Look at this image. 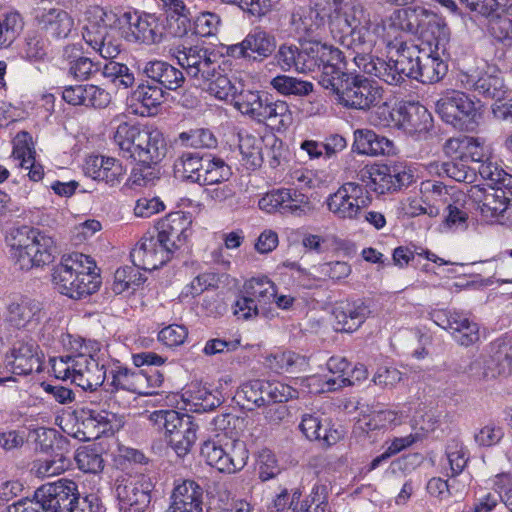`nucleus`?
I'll use <instances>...</instances> for the list:
<instances>
[{
  "instance_id": "nucleus-56",
  "label": "nucleus",
  "mask_w": 512,
  "mask_h": 512,
  "mask_svg": "<svg viewBox=\"0 0 512 512\" xmlns=\"http://www.w3.org/2000/svg\"><path fill=\"white\" fill-rule=\"evenodd\" d=\"M330 487L326 483L317 482L311 491L309 499L305 501L303 512H331L327 498Z\"/></svg>"
},
{
  "instance_id": "nucleus-16",
  "label": "nucleus",
  "mask_w": 512,
  "mask_h": 512,
  "mask_svg": "<svg viewBox=\"0 0 512 512\" xmlns=\"http://www.w3.org/2000/svg\"><path fill=\"white\" fill-rule=\"evenodd\" d=\"M371 198L366 188L356 182H346L326 200L328 210L339 219H356Z\"/></svg>"
},
{
  "instance_id": "nucleus-41",
  "label": "nucleus",
  "mask_w": 512,
  "mask_h": 512,
  "mask_svg": "<svg viewBox=\"0 0 512 512\" xmlns=\"http://www.w3.org/2000/svg\"><path fill=\"white\" fill-rule=\"evenodd\" d=\"M203 153L182 152L174 162V174L182 181L196 184L200 180L199 168L202 167Z\"/></svg>"
},
{
  "instance_id": "nucleus-54",
  "label": "nucleus",
  "mask_w": 512,
  "mask_h": 512,
  "mask_svg": "<svg viewBox=\"0 0 512 512\" xmlns=\"http://www.w3.org/2000/svg\"><path fill=\"white\" fill-rule=\"evenodd\" d=\"M383 165L384 170L389 174L388 178L392 180L394 191L407 188L414 182V172L406 163L392 162Z\"/></svg>"
},
{
  "instance_id": "nucleus-48",
  "label": "nucleus",
  "mask_w": 512,
  "mask_h": 512,
  "mask_svg": "<svg viewBox=\"0 0 512 512\" xmlns=\"http://www.w3.org/2000/svg\"><path fill=\"white\" fill-rule=\"evenodd\" d=\"M271 369L276 372L294 373L302 370L307 362L304 356L293 351L276 352L267 358Z\"/></svg>"
},
{
  "instance_id": "nucleus-23",
  "label": "nucleus",
  "mask_w": 512,
  "mask_h": 512,
  "mask_svg": "<svg viewBox=\"0 0 512 512\" xmlns=\"http://www.w3.org/2000/svg\"><path fill=\"white\" fill-rule=\"evenodd\" d=\"M191 224V218L181 211L168 214L158 223L157 237L171 250L172 257L187 244Z\"/></svg>"
},
{
  "instance_id": "nucleus-44",
  "label": "nucleus",
  "mask_w": 512,
  "mask_h": 512,
  "mask_svg": "<svg viewBox=\"0 0 512 512\" xmlns=\"http://www.w3.org/2000/svg\"><path fill=\"white\" fill-rule=\"evenodd\" d=\"M164 97L165 92L148 79L145 80V83L139 84L132 94V98L147 110L148 115L155 113L163 103Z\"/></svg>"
},
{
  "instance_id": "nucleus-15",
  "label": "nucleus",
  "mask_w": 512,
  "mask_h": 512,
  "mask_svg": "<svg viewBox=\"0 0 512 512\" xmlns=\"http://www.w3.org/2000/svg\"><path fill=\"white\" fill-rule=\"evenodd\" d=\"M281 45L276 50L277 42L275 36L261 27H255L240 43L230 45L227 48V53L233 58H244L253 62H263L265 59L273 56L272 63L280 68L274 57Z\"/></svg>"
},
{
  "instance_id": "nucleus-8",
  "label": "nucleus",
  "mask_w": 512,
  "mask_h": 512,
  "mask_svg": "<svg viewBox=\"0 0 512 512\" xmlns=\"http://www.w3.org/2000/svg\"><path fill=\"white\" fill-rule=\"evenodd\" d=\"M115 22L116 14L97 7L83 27L84 41L105 59L116 58L122 49V40L118 29L114 27Z\"/></svg>"
},
{
  "instance_id": "nucleus-61",
  "label": "nucleus",
  "mask_w": 512,
  "mask_h": 512,
  "mask_svg": "<svg viewBox=\"0 0 512 512\" xmlns=\"http://www.w3.org/2000/svg\"><path fill=\"white\" fill-rule=\"evenodd\" d=\"M368 376L366 367L363 364H357L349 368L347 377L335 380H326L327 390L336 391L340 388L352 386L364 381Z\"/></svg>"
},
{
  "instance_id": "nucleus-24",
  "label": "nucleus",
  "mask_w": 512,
  "mask_h": 512,
  "mask_svg": "<svg viewBox=\"0 0 512 512\" xmlns=\"http://www.w3.org/2000/svg\"><path fill=\"white\" fill-rule=\"evenodd\" d=\"M145 370L132 371L123 366L119 361L113 362L107 368V381L109 386L112 387L111 391L125 390L129 392L141 394L143 383L147 381L152 386H160L163 378L162 375L156 372V377H147L144 374Z\"/></svg>"
},
{
  "instance_id": "nucleus-22",
  "label": "nucleus",
  "mask_w": 512,
  "mask_h": 512,
  "mask_svg": "<svg viewBox=\"0 0 512 512\" xmlns=\"http://www.w3.org/2000/svg\"><path fill=\"white\" fill-rule=\"evenodd\" d=\"M130 257L135 267L146 271L156 270L173 258L157 235L147 234L132 249Z\"/></svg>"
},
{
  "instance_id": "nucleus-28",
  "label": "nucleus",
  "mask_w": 512,
  "mask_h": 512,
  "mask_svg": "<svg viewBox=\"0 0 512 512\" xmlns=\"http://www.w3.org/2000/svg\"><path fill=\"white\" fill-rule=\"evenodd\" d=\"M83 171L86 176L109 186L119 184L125 174L122 164L117 159L101 155L89 156Z\"/></svg>"
},
{
  "instance_id": "nucleus-19",
  "label": "nucleus",
  "mask_w": 512,
  "mask_h": 512,
  "mask_svg": "<svg viewBox=\"0 0 512 512\" xmlns=\"http://www.w3.org/2000/svg\"><path fill=\"white\" fill-rule=\"evenodd\" d=\"M43 512H68L72 504L78 501L77 484L68 479L46 483L35 491Z\"/></svg>"
},
{
  "instance_id": "nucleus-57",
  "label": "nucleus",
  "mask_w": 512,
  "mask_h": 512,
  "mask_svg": "<svg viewBox=\"0 0 512 512\" xmlns=\"http://www.w3.org/2000/svg\"><path fill=\"white\" fill-rule=\"evenodd\" d=\"M436 173L440 177H448L457 182L471 181L472 172L462 162L447 161L435 165Z\"/></svg>"
},
{
  "instance_id": "nucleus-4",
  "label": "nucleus",
  "mask_w": 512,
  "mask_h": 512,
  "mask_svg": "<svg viewBox=\"0 0 512 512\" xmlns=\"http://www.w3.org/2000/svg\"><path fill=\"white\" fill-rule=\"evenodd\" d=\"M52 282L59 293L81 299L96 292L101 279L95 261L88 255L74 252L63 255L53 268Z\"/></svg>"
},
{
  "instance_id": "nucleus-5",
  "label": "nucleus",
  "mask_w": 512,
  "mask_h": 512,
  "mask_svg": "<svg viewBox=\"0 0 512 512\" xmlns=\"http://www.w3.org/2000/svg\"><path fill=\"white\" fill-rule=\"evenodd\" d=\"M478 172L486 182L485 187L475 186L471 199L485 219L503 218L512 200V175L490 161L482 162Z\"/></svg>"
},
{
  "instance_id": "nucleus-6",
  "label": "nucleus",
  "mask_w": 512,
  "mask_h": 512,
  "mask_svg": "<svg viewBox=\"0 0 512 512\" xmlns=\"http://www.w3.org/2000/svg\"><path fill=\"white\" fill-rule=\"evenodd\" d=\"M10 257L21 270L50 264L56 253L55 241L39 229L21 226L7 239Z\"/></svg>"
},
{
  "instance_id": "nucleus-49",
  "label": "nucleus",
  "mask_w": 512,
  "mask_h": 512,
  "mask_svg": "<svg viewBox=\"0 0 512 512\" xmlns=\"http://www.w3.org/2000/svg\"><path fill=\"white\" fill-rule=\"evenodd\" d=\"M285 202H283L282 214H291L294 216H304L313 209L309 197L294 188H285Z\"/></svg>"
},
{
  "instance_id": "nucleus-31",
  "label": "nucleus",
  "mask_w": 512,
  "mask_h": 512,
  "mask_svg": "<svg viewBox=\"0 0 512 512\" xmlns=\"http://www.w3.org/2000/svg\"><path fill=\"white\" fill-rule=\"evenodd\" d=\"M299 428L307 439L319 441L326 446L336 444L343 436L342 430L316 413L304 414Z\"/></svg>"
},
{
  "instance_id": "nucleus-40",
  "label": "nucleus",
  "mask_w": 512,
  "mask_h": 512,
  "mask_svg": "<svg viewBox=\"0 0 512 512\" xmlns=\"http://www.w3.org/2000/svg\"><path fill=\"white\" fill-rule=\"evenodd\" d=\"M269 123L277 131L286 130L293 123V115L287 102L274 100L270 95L266 112L259 123Z\"/></svg>"
},
{
  "instance_id": "nucleus-42",
  "label": "nucleus",
  "mask_w": 512,
  "mask_h": 512,
  "mask_svg": "<svg viewBox=\"0 0 512 512\" xmlns=\"http://www.w3.org/2000/svg\"><path fill=\"white\" fill-rule=\"evenodd\" d=\"M242 292L252 298L259 308L272 301L276 296L277 288L267 277L251 278L244 283Z\"/></svg>"
},
{
  "instance_id": "nucleus-52",
  "label": "nucleus",
  "mask_w": 512,
  "mask_h": 512,
  "mask_svg": "<svg viewBox=\"0 0 512 512\" xmlns=\"http://www.w3.org/2000/svg\"><path fill=\"white\" fill-rule=\"evenodd\" d=\"M162 7L171 14V17L177 16L179 25L174 32L176 36L182 37L191 30V19L193 16L190 7L185 4L184 0H164Z\"/></svg>"
},
{
  "instance_id": "nucleus-26",
  "label": "nucleus",
  "mask_w": 512,
  "mask_h": 512,
  "mask_svg": "<svg viewBox=\"0 0 512 512\" xmlns=\"http://www.w3.org/2000/svg\"><path fill=\"white\" fill-rule=\"evenodd\" d=\"M82 440L91 441L101 436H111L122 427V421L116 414L107 411L89 410L82 420Z\"/></svg>"
},
{
  "instance_id": "nucleus-3",
  "label": "nucleus",
  "mask_w": 512,
  "mask_h": 512,
  "mask_svg": "<svg viewBox=\"0 0 512 512\" xmlns=\"http://www.w3.org/2000/svg\"><path fill=\"white\" fill-rule=\"evenodd\" d=\"M173 55L187 76L196 80L210 95L219 100L231 97L235 104L239 92L221 69L220 56L214 50L200 45L183 46L175 48Z\"/></svg>"
},
{
  "instance_id": "nucleus-43",
  "label": "nucleus",
  "mask_w": 512,
  "mask_h": 512,
  "mask_svg": "<svg viewBox=\"0 0 512 512\" xmlns=\"http://www.w3.org/2000/svg\"><path fill=\"white\" fill-rule=\"evenodd\" d=\"M418 54H421L419 45L401 42L396 48L394 60L405 81L407 78L414 79L417 74Z\"/></svg>"
},
{
  "instance_id": "nucleus-60",
  "label": "nucleus",
  "mask_w": 512,
  "mask_h": 512,
  "mask_svg": "<svg viewBox=\"0 0 512 512\" xmlns=\"http://www.w3.org/2000/svg\"><path fill=\"white\" fill-rule=\"evenodd\" d=\"M446 455L451 469V478L462 473L467 465L469 456L467 449L459 443L449 444L446 450Z\"/></svg>"
},
{
  "instance_id": "nucleus-35",
  "label": "nucleus",
  "mask_w": 512,
  "mask_h": 512,
  "mask_svg": "<svg viewBox=\"0 0 512 512\" xmlns=\"http://www.w3.org/2000/svg\"><path fill=\"white\" fill-rule=\"evenodd\" d=\"M201 166L200 180H196V184L201 186L220 184L228 181L232 176L231 167L224 159L212 153H203Z\"/></svg>"
},
{
  "instance_id": "nucleus-32",
  "label": "nucleus",
  "mask_w": 512,
  "mask_h": 512,
  "mask_svg": "<svg viewBox=\"0 0 512 512\" xmlns=\"http://www.w3.org/2000/svg\"><path fill=\"white\" fill-rule=\"evenodd\" d=\"M35 18L46 34L55 39L68 37L74 25L73 18L59 8H38Z\"/></svg>"
},
{
  "instance_id": "nucleus-30",
  "label": "nucleus",
  "mask_w": 512,
  "mask_h": 512,
  "mask_svg": "<svg viewBox=\"0 0 512 512\" xmlns=\"http://www.w3.org/2000/svg\"><path fill=\"white\" fill-rule=\"evenodd\" d=\"M370 313L369 307L361 300L341 302L333 309V327L337 332H354Z\"/></svg>"
},
{
  "instance_id": "nucleus-55",
  "label": "nucleus",
  "mask_w": 512,
  "mask_h": 512,
  "mask_svg": "<svg viewBox=\"0 0 512 512\" xmlns=\"http://www.w3.org/2000/svg\"><path fill=\"white\" fill-rule=\"evenodd\" d=\"M35 155L32 138L26 131L19 132L13 141L12 157L19 160V166L24 167L31 162Z\"/></svg>"
},
{
  "instance_id": "nucleus-63",
  "label": "nucleus",
  "mask_w": 512,
  "mask_h": 512,
  "mask_svg": "<svg viewBox=\"0 0 512 512\" xmlns=\"http://www.w3.org/2000/svg\"><path fill=\"white\" fill-rule=\"evenodd\" d=\"M259 478L268 481L280 473V467L274 453L269 449H263L258 455Z\"/></svg>"
},
{
  "instance_id": "nucleus-27",
  "label": "nucleus",
  "mask_w": 512,
  "mask_h": 512,
  "mask_svg": "<svg viewBox=\"0 0 512 512\" xmlns=\"http://www.w3.org/2000/svg\"><path fill=\"white\" fill-rule=\"evenodd\" d=\"M6 365L17 375H28L41 371L38 345L33 342L17 341L6 355Z\"/></svg>"
},
{
  "instance_id": "nucleus-7",
  "label": "nucleus",
  "mask_w": 512,
  "mask_h": 512,
  "mask_svg": "<svg viewBox=\"0 0 512 512\" xmlns=\"http://www.w3.org/2000/svg\"><path fill=\"white\" fill-rule=\"evenodd\" d=\"M367 24L363 25V30H367L374 34L368 47L360 45L348 46L355 54V63L358 64L359 71L365 74L375 76L389 85H401L405 82L397 63L392 55L388 61L371 55L373 48L381 38L384 26L377 20H372L371 13L368 11Z\"/></svg>"
},
{
  "instance_id": "nucleus-1",
  "label": "nucleus",
  "mask_w": 512,
  "mask_h": 512,
  "mask_svg": "<svg viewBox=\"0 0 512 512\" xmlns=\"http://www.w3.org/2000/svg\"><path fill=\"white\" fill-rule=\"evenodd\" d=\"M283 72L309 73L319 71L318 83L337 95L346 108L366 112L387 107L383 88L359 74L355 55L351 61L338 48L312 39H299L298 44L282 43L274 57Z\"/></svg>"
},
{
  "instance_id": "nucleus-39",
  "label": "nucleus",
  "mask_w": 512,
  "mask_h": 512,
  "mask_svg": "<svg viewBox=\"0 0 512 512\" xmlns=\"http://www.w3.org/2000/svg\"><path fill=\"white\" fill-rule=\"evenodd\" d=\"M388 176L383 164L365 166L358 174L359 179L366 184L364 187L378 194L395 192L392 180Z\"/></svg>"
},
{
  "instance_id": "nucleus-34",
  "label": "nucleus",
  "mask_w": 512,
  "mask_h": 512,
  "mask_svg": "<svg viewBox=\"0 0 512 512\" xmlns=\"http://www.w3.org/2000/svg\"><path fill=\"white\" fill-rule=\"evenodd\" d=\"M136 161L142 165H157L167 154V144L163 134L155 129L146 127L140 135Z\"/></svg>"
},
{
  "instance_id": "nucleus-53",
  "label": "nucleus",
  "mask_w": 512,
  "mask_h": 512,
  "mask_svg": "<svg viewBox=\"0 0 512 512\" xmlns=\"http://www.w3.org/2000/svg\"><path fill=\"white\" fill-rule=\"evenodd\" d=\"M179 142L182 146L195 149L215 148L217 146V138L207 128H196L179 134Z\"/></svg>"
},
{
  "instance_id": "nucleus-50",
  "label": "nucleus",
  "mask_w": 512,
  "mask_h": 512,
  "mask_svg": "<svg viewBox=\"0 0 512 512\" xmlns=\"http://www.w3.org/2000/svg\"><path fill=\"white\" fill-rule=\"evenodd\" d=\"M102 74L118 88L127 89L135 84L134 73L123 63L111 60L102 68Z\"/></svg>"
},
{
  "instance_id": "nucleus-38",
  "label": "nucleus",
  "mask_w": 512,
  "mask_h": 512,
  "mask_svg": "<svg viewBox=\"0 0 512 512\" xmlns=\"http://www.w3.org/2000/svg\"><path fill=\"white\" fill-rule=\"evenodd\" d=\"M8 312L9 321L17 328H23L33 322L37 324L43 317L41 303L31 299L10 304Z\"/></svg>"
},
{
  "instance_id": "nucleus-36",
  "label": "nucleus",
  "mask_w": 512,
  "mask_h": 512,
  "mask_svg": "<svg viewBox=\"0 0 512 512\" xmlns=\"http://www.w3.org/2000/svg\"><path fill=\"white\" fill-rule=\"evenodd\" d=\"M145 129L146 127L128 122H122L118 125L113 134V140L124 158L136 161L139 147L138 139Z\"/></svg>"
},
{
  "instance_id": "nucleus-13",
  "label": "nucleus",
  "mask_w": 512,
  "mask_h": 512,
  "mask_svg": "<svg viewBox=\"0 0 512 512\" xmlns=\"http://www.w3.org/2000/svg\"><path fill=\"white\" fill-rule=\"evenodd\" d=\"M392 24L402 31L419 34L421 41L447 29V25L434 13L421 6L397 9L391 16Z\"/></svg>"
},
{
  "instance_id": "nucleus-17",
  "label": "nucleus",
  "mask_w": 512,
  "mask_h": 512,
  "mask_svg": "<svg viewBox=\"0 0 512 512\" xmlns=\"http://www.w3.org/2000/svg\"><path fill=\"white\" fill-rule=\"evenodd\" d=\"M72 362V382L84 391H95L104 383L107 377L106 365L97 353L88 351L87 346L81 347V351L74 354Z\"/></svg>"
},
{
  "instance_id": "nucleus-58",
  "label": "nucleus",
  "mask_w": 512,
  "mask_h": 512,
  "mask_svg": "<svg viewBox=\"0 0 512 512\" xmlns=\"http://www.w3.org/2000/svg\"><path fill=\"white\" fill-rule=\"evenodd\" d=\"M221 23L220 17L212 12H202L196 17L191 29L193 33L200 37H209L215 35Z\"/></svg>"
},
{
  "instance_id": "nucleus-37",
  "label": "nucleus",
  "mask_w": 512,
  "mask_h": 512,
  "mask_svg": "<svg viewBox=\"0 0 512 512\" xmlns=\"http://www.w3.org/2000/svg\"><path fill=\"white\" fill-rule=\"evenodd\" d=\"M270 95L259 91H240L235 97L234 107L242 114L248 115L253 120L260 122L263 113L266 112Z\"/></svg>"
},
{
  "instance_id": "nucleus-2",
  "label": "nucleus",
  "mask_w": 512,
  "mask_h": 512,
  "mask_svg": "<svg viewBox=\"0 0 512 512\" xmlns=\"http://www.w3.org/2000/svg\"><path fill=\"white\" fill-rule=\"evenodd\" d=\"M368 10L360 0H310L308 7L295 8L290 25L297 34L310 36L329 24L335 41L348 48L352 45L368 47L374 34L363 30Z\"/></svg>"
},
{
  "instance_id": "nucleus-47",
  "label": "nucleus",
  "mask_w": 512,
  "mask_h": 512,
  "mask_svg": "<svg viewBox=\"0 0 512 512\" xmlns=\"http://www.w3.org/2000/svg\"><path fill=\"white\" fill-rule=\"evenodd\" d=\"M74 459L77 467L85 473L97 474L104 469V459L100 448L96 445L79 447Z\"/></svg>"
},
{
  "instance_id": "nucleus-14",
  "label": "nucleus",
  "mask_w": 512,
  "mask_h": 512,
  "mask_svg": "<svg viewBox=\"0 0 512 512\" xmlns=\"http://www.w3.org/2000/svg\"><path fill=\"white\" fill-rule=\"evenodd\" d=\"M469 373L479 380L494 379L512 374V344L497 340L490 345L488 355H481L468 367Z\"/></svg>"
},
{
  "instance_id": "nucleus-59",
  "label": "nucleus",
  "mask_w": 512,
  "mask_h": 512,
  "mask_svg": "<svg viewBox=\"0 0 512 512\" xmlns=\"http://www.w3.org/2000/svg\"><path fill=\"white\" fill-rule=\"evenodd\" d=\"M69 459L66 456L61 458L54 455L51 459L39 460L34 464L35 473L39 477L59 475L69 467Z\"/></svg>"
},
{
  "instance_id": "nucleus-64",
  "label": "nucleus",
  "mask_w": 512,
  "mask_h": 512,
  "mask_svg": "<svg viewBox=\"0 0 512 512\" xmlns=\"http://www.w3.org/2000/svg\"><path fill=\"white\" fill-rule=\"evenodd\" d=\"M431 115L423 106H412L405 110L404 122L411 131H422L428 128Z\"/></svg>"
},
{
  "instance_id": "nucleus-25",
  "label": "nucleus",
  "mask_w": 512,
  "mask_h": 512,
  "mask_svg": "<svg viewBox=\"0 0 512 512\" xmlns=\"http://www.w3.org/2000/svg\"><path fill=\"white\" fill-rule=\"evenodd\" d=\"M204 490L194 480L175 484L171 494L169 512H202Z\"/></svg>"
},
{
  "instance_id": "nucleus-12",
  "label": "nucleus",
  "mask_w": 512,
  "mask_h": 512,
  "mask_svg": "<svg viewBox=\"0 0 512 512\" xmlns=\"http://www.w3.org/2000/svg\"><path fill=\"white\" fill-rule=\"evenodd\" d=\"M449 39L450 31L447 28L430 39L421 41V54H418L417 74L414 80L432 84L439 82L446 75L448 65L442 56L446 54Z\"/></svg>"
},
{
  "instance_id": "nucleus-33",
  "label": "nucleus",
  "mask_w": 512,
  "mask_h": 512,
  "mask_svg": "<svg viewBox=\"0 0 512 512\" xmlns=\"http://www.w3.org/2000/svg\"><path fill=\"white\" fill-rule=\"evenodd\" d=\"M353 151L368 156H389L396 152L393 141L370 129L354 131Z\"/></svg>"
},
{
  "instance_id": "nucleus-46",
  "label": "nucleus",
  "mask_w": 512,
  "mask_h": 512,
  "mask_svg": "<svg viewBox=\"0 0 512 512\" xmlns=\"http://www.w3.org/2000/svg\"><path fill=\"white\" fill-rule=\"evenodd\" d=\"M475 92L484 98L500 100L505 94L504 80L495 69H489L479 74Z\"/></svg>"
},
{
  "instance_id": "nucleus-45",
  "label": "nucleus",
  "mask_w": 512,
  "mask_h": 512,
  "mask_svg": "<svg viewBox=\"0 0 512 512\" xmlns=\"http://www.w3.org/2000/svg\"><path fill=\"white\" fill-rule=\"evenodd\" d=\"M270 85L278 93L284 96H298L303 97L309 95L313 91V83L298 79L296 77L288 76L285 74L277 75L274 77Z\"/></svg>"
},
{
  "instance_id": "nucleus-29",
  "label": "nucleus",
  "mask_w": 512,
  "mask_h": 512,
  "mask_svg": "<svg viewBox=\"0 0 512 512\" xmlns=\"http://www.w3.org/2000/svg\"><path fill=\"white\" fill-rule=\"evenodd\" d=\"M141 71L146 79L160 87L164 92L165 90L178 89L185 81L181 70L162 60L145 62Z\"/></svg>"
},
{
  "instance_id": "nucleus-62",
  "label": "nucleus",
  "mask_w": 512,
  "mask_h": 512,
  "mask_svg": "<svg viewBox=\"0 0 512 512\" xmlns=\"http://www.w3.org/2000/svg\"><path fill=\"white\" fill-rule=\"evenodd\" d=\"M57 437V430L53 428L38 427L29 431L28 439L34 444L36 450L48 453L54 450V443Z\"/></svg>"
},
{
  "instance_id": "nucleus-51",
  "label": "nucleus",
  "mask_w": 512,
  "mask_h": 512,
  "mask_svg": "<svg viewBox=\"0 0 512 512\" xmlns=\"http://www.w3.org/2000/svg\"><path fill=\"white\" fill-rule=\"evenodd\" d=\"M24 22L18 12H10L0 18V49L7 48L23 30Z\"/></svg>"
},
{
  "instance_id": "nucleus-9",
  "label": "nucleus",
  "mask_w": 512,
  "mask_h": 512,
  "mask_svg": "<svg viewBox=\"0 0 512 512\" xmlns=\"http://www.w3.org/2000/svg\"><path fill=\"white\" fill-rule=\"evenodd\" d=\"M201 456L218 471L234 474L245 467L249 452L243 441L231 439L225 433L216 434L204 441L201 445Z\"/></svg>"
},
{
  "instance_id": "nucleus-11",
  "label": "nucleus",
  "mask_w": 512,
  "mask_h": 512,
  "mask_svg": "<svg viewBox=\"0 0 512 512\" xmlns=\"http://www.w3.org/2000/svg\"><path fill=\"white\" fill-rule=\"evenodd\" d=\"M435 106L441 119L460 131L475 132L482 118L480 108L475 102L458 90L443 94Z\"/></svg>"
},
{
  "instance_id": "nucleus-18",
  "label": "nucleus",
  "mask_w": 512,
  "mask_h": 512,
  "mask_svg": "<svg viewBox=\"0 0 512 512\" xmlns=\"http://www.w3.org/2000/svg\"><path fill=\"white\" fill-rule=\"evenodd\" d=\"M116 495L120 512H145L151 502V482L144 475L117 481Z\"/></svg>"
},
{
  "instance_id": "nucleus-20",
  "label": "nucleus",
  "mask_w": 512,
  "mask_h": 512,
  "mask_svg": "<svg viewBox=\"0 0 512 512\" xmlns=\"http://www.w3.org/2000/svg\"><path fill=\"white\" fill-rule=\"evenodd\" d=\"M123 20L128 25L125 38L129 42L146 45L159 44L163 40V26L155 14L146 12H125Z\"/></svg>"
},
{
  "instance_id": "nucleus-21",
  "label": "nucleus",
  "mask_w": 512,
  "mask_h": 512,
  "mask_svg": "<svg viewBox=\"0 0 512 512\" xmlns=\"http://www.w3.org/2000/svg\"><path fill=\"white\" fill-rule=\"evenodd\" d=\"M432 319L441 328L450 330L462 346H471L480 339L479 325L462 312L439 310L432 314Z\"/></svg>"
},
{
  "instance_id": "nucleus-10",
  "label": "nucleus",
  "mask_w": 512,
  "mask_h": 512,
  "mask_svg": "<svg viewBox=\"0 0 512 512\" xmlns=\"http://www.w3.org/2000/svg\"><path fill=\"white\" fill-rule=\"evenodd\" d=\"M158 430H164L171 447L179 457L186 456L197 439L198 425L194 418L176 410H156L149 415Z\"/></svg>"
}]
</instances>
